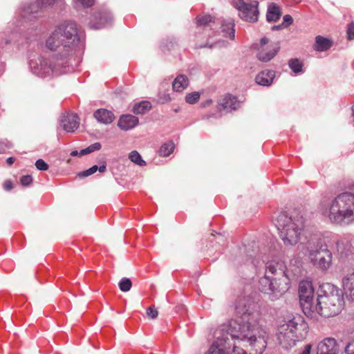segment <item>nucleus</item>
<instances>
[{
	"label": "nucleus",
	"instance_id": "nucleus-47",
	"mask_svg": "<svg viewBox=\"0 0 354 354\" xmlns=\"http://www.w3.org/2000/svg\"><path fill=\"white\" fill-rule=\"evenodd\" d=\"M15 162V158H12V157H9L7 158L6 160V162L9 165H11L14 163Z\"/></svg>",
	"mask_w": 354,
	"mask_h": 354
},
{
	"label": "nucleus",
	"instance_id": "nucleus-4",
	"mask_svg": "<svg viewBox=\"0 0 354 354\" xmlns=\"http://www.w3.org/2000/svg\"><path fill=\"white\" fill-rule=\"evenodd\" d=\"M319 212L333 223L351 224L354 222V194L343 192L331 201H324L320 203Z\"/></svg>",
	"mask_w": 354,
	"mask_h": 354
},
{
	"label": "nucleus",
	"instance_id": "nucleus-11",
	"mask_svg": "<svg viewBox=\"0 0 354 354\" xmlns=\"http://www.w3.org/2000/svg\"><path fill=\"white\" fill-rule=\"evenodd\" d=\"M289 288V278H283L281 281L277 279V277H272L265 273L264 277L259 279V290L264 293L282 295Z\"/></svg>",
	"mask_w": 354,
	"mask_h": 354
},
{
	"label": "nucleus",
	"instance_id": "nucleus-8",
	"mask_svg": "<svg viewBox=\"0 0 354 354\" xmlns=\"http://www.w3.org/2000/svg\"><path fill=\"white\" fill-rule=\"evenodd\" d=\"M306 328L302 317H288L279 328L278 340L284 349L293 347L297 341L303 338L302 332Z\"/></svg>",
	"mask_w": 354,
	"mask_h": 354
},
{
	"label": "nucleus",
	"instance_id": "nucleus-18",
	"mask_svg": "<svg viewBox=\"0 0 354 354\" xmlns=\"http://www.w3.org/2000/svg\"><path fill=\"white\" fill-rule=\"evenodd\" d=\"M239 104V102L235 96L227 94L219 100L217 109L219 111L230 112L232 110H236Z\"/></svg>",
	"mask_w": 354,
	"mask_h": 354
},
{
	"label": "nucleus",
	"instance_id": "nucleus-25",
	"mask_svg": "<svg viewBox=\"0 0 354 354\" xmlns=\"http://www.w3.org/2000/svg\"><path fill=\"white\" fill-rule=\"evenodd\" d=\"M188 78L184 75H179L174 80L172 86L175 91L182 92L188 86Z\"/></svg>",
	"mask_w": 354,
	"mask_h": 354
},
{
	"label": "nucleus",
	"instance_id": "nucleus-5",
	"mask_svg": "<svg viewBox=\"0 0 354 354\" xmlns=\"http://www.w3.org/2000/svg\"><path fill=\"white\" fill-rule=\"evenodd\" d=\"M322 289L324 295L318 296L312 315L317 313L324 317L338 315L344 303L342 290L330 283L323 284Z\"/></svg>",
	"mask_w": 354,
	"mask_h": 354
},
{
	"label": "nucleus",
	"instance_id": "nucleus-23",
	"mask_svg": "<svg viewBox=\"0 0 354 354\" xmlns=\"http://www.w3.org/2000/svg\"><path fill=\"white\" fill-rule=\"evenodd\" d=\"M281 15V11L279 6L274 3H271L268 7L266 19L268 21L275 22Z\"/></svg>",
	"mask_w": 354,
	"mask_h": 354
},
{
	"label": "nucleus",
	"instance_id": "nucleus-22",
	"mask_svg": "<svg viewBox=\"0 0 354 354\" xmlns=\"http://www.w3.org/2000/svg\"><path fill=\"white\" fill-rule=\"evenodd\" d=\"M93 117L96 120L103 124H110L115 120L113 113L106 109H98L93 113Z\"/></svg>",
	"mask_w": 354,
	"mask_h": 354
},
{
	"label": "nucleus",
	"instance_id": "nucleus-17",
	"mask_svg": "<svg viewBox=\"0 0 354 354\" xmlns=\"http://www.w3.org/2000/svg\"><path fill=\"white\" fill-rule=\"evenodd\" d=\"M279 49L280 47L277 44L261 47L259 49L257 57L262 62H268L277 55Z\"/></svg>",
	"mask_w": 354,
	"mask_h": 354
},
{
	"label": "nucleus",
	"instance_id": "nucleus-19",
	"mask_svg": "<svg viewBox=\"0 0 354 354\" xmlns=\"http://www.w3.org/2000/svg\"><path fill=\"white\" fill-rule=\"evenodd\" d=\"M259 15V2L257 0L245 2V21L256 22Z\"/></svg>",
	"mask_w": 354,
	"mask_h": 354
},
{
	"label": "nucleus",
	"instance_id": "nucleus-14",
	"mask_svg": "<svg viewBox=\"0 0 354 354\" xmlns=\"http://www.w3.org/2000/svg\"><path fill=\"white\" fill-rule=\"evenodd\" d=\"M339 351V345L333 337L324 338L317 345V354H338Z\"/></svg>",
	"mask_w": 354,
	"mask_h": 354
},
{
	"label": "nucleus",
	"instance_id": "nucleus-33",
	"mask_svg": "<svg viewBox=\"0 0 354 354\" xmlns=\"http://www.w3.org/2000/svg\"><path fill=\"white\" fill-rule=\"evenodd\" d=\"M118 286L121 291L127 292L130 290L132 283L129 278L124 277L120 281Z\"/></svg>",
	"mask_w": 354,
	"mask_h": 354
},
{
	"label": "nucleus",
	"instance_id": "nucleus-50",
	"mask_svg": "<svg viewBox=\"0 0 354 354\" xmlns=\"http://www.w3.org/2000/svg\"><path fill=\"white\" fill-rule=\"evenodd\" d=\"M212 117L218 118V117H219V115L217 116L216 113L215 114H211V115H204L203 117V118L207 120V119H209Z\"/></svg>",
	"mask_w": 354,
	"mask_h": 354
},
{
	"label": "nucleus",
	"instance_id": "nucleus-31",
	"mask_svg": "<svg viewBox=\"0 0 354 354\" xmlns=\"http://www.w3.org/2000/svg\"><path fill=\"white\" fill-rule=\"evenodd\" d=\"M130 160L139 166H145L146 162L137 151H131L129 155Z\"/></svg>",
	"mask_w": 354,
	"mask_h": 354
},
{
	"label": "nucleus",
	"instance_id": "nucleus-44",
	"mask_svg": "<svg viewBox=\"0 0 354 354\" xmlns=\"http://www.w3.org/2000/svg\"><path fill=\"white\" fill-rule=\"evenodd\" d=\"M13 186H12V183L10 180H6L4 183H3V188L6 191H10L12 189Z\"/></svg>",
	"mask_w": 354,
	"mask_h": 354
},
{
	"label": "nucleus",
	"instance_id": "nucleus-51",
	"mask_svg": "<svg viewBox=\"0 0 354 354\" xmlns=\"http://www.w3.org/2000/svg\"><path fill=\"white\" fill-rule=\"evenodd\" d=\"M212 102V100H208L206 101L205 104H204V106H207V105H209Z\"/></svg>",
	"mask_w": 354,
	"mask_h": 354
},
{
	"label": "nucleus",
	"instance_id": "nucleus-21",
	"mask_svg": "<svg viewBox=\"0 0 354 354\" xmlns=\"http://www.w3.org/2000/svg\"><path fill=\"white\" fill-rule=\"evenodd\" d=\"M275 77V71L273 70L266 69L257 74L255 77L257 84L263 86H270Z\"/></svg>",
	"mask_w": 354,
	"mask_h": 354
},
{
	"label": "nucleus",
	"instance_id": "nucleus-37",
	"mask_svg": "<svg viewBox=\"0 0 354 354\" xmlns=\"http://www.w3.org/2000/svg\"><path fill=\"white\" fill-rule=\"evenodd\" d=\"M232 5L239 11V17H243V0H238V1H233Z\"/></svg>",
	"mask_w": 354,
	"mask_h": 354
},
{
	"label": "nucleus",
	"instance_id": "nucleus-53",
	"mask_svg": "<svg viewBox=\"0 0 354 354\" xmlns=\"http://www.w3.org/2000/svg\"><path fill=\"white\" fill-rule=\"evenodd\" d=\"M10 42V41L9 39H6V40H5V44H9Z\"/></svg>",
	"mask_w": 354,
	"mask_h": 354
},
{
	"label": "nucleus",
	"instance_id": "nucleus-42",
	"mask_svg": "<svg viewBox=\"0 0 354 354\" xmlns=\"http://www.w3.org/2000/svg\"><path fill=\"white\" fill-rule=\"evenodd\" d=\"M293 22L292 17L289 15H286L283 18V23L282 25L283 26V28H287L288 26H290Z\"/></svg>",
	"mask_w": 354,
	"mask_h": 354
},
{
	"label": "nucleus",
	"instance_id": "nucleus-34",
	"mask_svg": "<svg viewBox=\"0 0 354 354\" xmlns=\"http://www.w3.org/2000/svg\"><path fill=\"white\" fill-rule=\"evenodd\" d=\"M42 8L41 3L39 0L36 1L34 3H30L26 9V13H36L38 10Z\"/></svg>",
	"mask_w": 354,
	"mask_h": 354
},
{
	"label": "nucleus",
	"instance_id": "nucleus-13",
	"mask_svg": "<svg viewBox=\"0 0 354 354\" xmlns=\"http://www.w3.org/2000/svg\"><path fill=\"white\" fill-rule=\"evenodd\" d=\"M113 17L111 12L106 9L96 10L92 15L89 22V26L92 29H100L111 25Z\"/></svg>",
	"mask_w": 354,
	"mask_h": 354
},
{
	"label": "nucleus",
	"instance_id": "nucleus-3",
	"mask_svg": "<svg viewBox=\"0 0 354 354\" xmlns=\"http://www.w3.org/2000/svg\"><path fill=\"white\" fill-rule=\"evenodd\" d=\"M260 306L257 301L249 299L245 303V343L251 351L262 353L266 348V333L259 324Z\"/></svg>",
	"mask_w": 354,
	"mask_h": 354
},
{
	"label": "nucleus",
	"instance_id": "nucleus-7",
	"mask_svg": "<svg viewBox=\"0 0 354 354\" xmlns=\"http://www.w3.org/2000/svg\"><path fill=\"white\" fill-rule=\"evenodd\" d=\"M330 235V232L313 234L306 245V254L308 256L310 262L314 266L324 271L327 270L332 264L333 254L328 249L325 240Z\"/></svg>",
	"mask_w": 354,
	"mask_h": 354
},
{
	"label": "nucleus",
	"instance_id": "nucleus-54",
	"mask_svg": "<svg viewBox=\"0 0 354 354\" xmlns=\"http://www.w3.org/2000/svg\"><path fill=\"white\" fill-rule=\"evenodd\" d=\"M245 354H247L245 351Z\"/></svg>",
	"mask_w": 354,
	"mask_h": 354
},
{
	"label": "nucleus",
	"instance_id": "nucleus-43",
	"mask_svg": "<svg viewBox=\"0 0 354 354\" xmlns=\"http://www.w3.org/2000/svg\"><path fill=\"white\" fill-rule=\"evenodd\" d=\"M344 354H354V341L349 342L344 349Z\"/></svg>",
	"mask_w": 354,
	"mask_h": 354
},
{
	"label": "nucleus",
	"instance_id": "nucleus-24",
	"mask_svg": "<svg viewBox=\"0 0 354 354\" xmlns=\"http://www.w3.org/2000/svg\"><path fill=\"white\" fill-rule=\"evenodd\" d=\"M333 46V41L330 39L318 35L315 38L314 49L317 51L323 52L328 50Z\"/></svg>",
	"mask_w": 354,
	"mask_h": 354
},
{
	"label": "nucleus",
	"instance_id": "nucleus-36",
	"mask_svg": "<svg viewBox=\"0 0 354 354\" xmlns=\"http://www.w3.org/2000/svg\"><path fill=\"white\" fill-rule=\"evenodd\" d=\"M74 2L76 6L88 8L94 5L95 0H74Z\"/></svg>",
	"mask_w": 354,
	"mask_h": 354
},
{
	"label": "nucleus",
	"instance_id": "nucleus-29",
	"mask_svg": "<svg viewBox=\"0 0 354 354\" xmlns=\"http://www.w3.org/2000/svg\"><path fill=\"white\" fill-rule=\"evenodd\" d=\"M288 66L295 73H299L302 72L303 63L299 59H290L288 61Z\"/></svg>",
	"mask_w": 354,
	"mask_h": 354
},
{
	"label": "nucleus",
	"instance_id": "nucleus-20",
	"mask_svg": "<svg viewBox=\"0 0 354 354\" xmlns=\"http://www.w3.org/2000/svg\"><path fill=\"white\" fill-rule=\"evenodd\" d=\"M139 123L136 116L131 114L122 115L118 122V127L123 131H129L136 127Z\"/></svg>",
	"mask_w": 354,
	"mask_h": 354
},
{
	"label": "nucleus",
	"instance_id": "nucleus-10",
	"mask_svg": "<svg viewBox=\"0 0 354 354\" xmlns=\"http://www.w3.org/2000/svg\"><path fill=\"white\" fill-rule=\"evenodd\" d=\"M265 263L266 273L272 277H277L279 281L288 278L286 274V265L279 252L275 250H270L263 256Z\"/></svg>",
	"mask_w": 354,
	"mask_h": 354
},
{
	"label": "nucleus",
	"instance_id": "nucleus-1",
	"mask_svg": "<svg viewBox=\"0 0 354 354\" xmlns=\"http://www.w3.org/2000/svg\"><path fill=\"white\" fill-rule=\"evenodd\" d=\"M46 46L57 53L50 59L39 57L29 62L30 71L39 77L72 72L81 61L84 44L74 21L59 25L47 39Z\"/></svg>",
	"mask_w": 354,
	"mask_h": 354
},
{
	"label": "nucleus",
	"instance_id": "nucleus-46",
	"mask_svg": "<svg viewBox=\"0 0 354 354\" xmlns=\"http://www.w3.org/2000/svg\"><path fill=\"white\" fill-rule=\"evenodd\" d=\"M220 44V42H218V43H215V44H210V45H208V44L207 43L205 45H200L198 46V48H204V47H207V46H209L210 48L217 46V45H219Z\"/></svg>",
	"mask_w": 354,
	"mask_h": 354
},
{
	"label": "nucleus",
	"instance_id": "nucleus-6",
	"mask_svg": "<svg viewBox=\"0 0 354 354\" xmlns=\"http://www.w3.org/2000/svg\"><path fill=\"white\" fill-rule=\"evenodd\" d=\"M280 239L286 246L296 245L304 227V219L300 214L295 212L290 215L280 213L274 220Z\"/></svg>",
	"mask_w": 354,
	"mask_h": 354
},
{
	"label": "nucleus",
	"instance_id": "nucleus-39",
	"mask_svg": "<svg viewBox=\"0 0 354 354\" xmlns=\"http://www.w3.org/2000/svg\"><path fill=\"white\" fill-rule=\"evenodd\" d=\"M20 182L24 186H28L32 182V178L30 175H25L21 177Z\"/></svg>",
	"mask_w": 354,
	"mask_h": 354
},
{
	"label": "nucleus",
	"instance_id": "nucleus-15",
	"mask_svg": "<svg viewBox=\"0 0 354 354\" xmlns=\"http://www.w3.org/2000/svg\"><path fill=\"white\" fill-rule=\"evenodd\" d=\"M59 124L66 132H74L79 127V118L75 113L63 114L59 120Z\"/></svg>",
	"mask_w": 354,
	"mask_h": 354
},
{
	"label": "nucleus",
	"instance_id": "nucleus-41",
	"mask_svg": "<svg viewBox=\"0 0 354 354\" xmlns=\"http://www.w3.org/2000/svg\"><path fill=\"white\" fill-rule=\"evenodd\" d=\"M348 39L349 40L354 39V23L351 22L348 25L347 28Z\"/></svg>",
	"mask_w": 354,
	"mask_h": 354
},
{
	"label": "nucleus",
	"instance_id": "nucleus-9",
	"mask_svg": "<svg viewBox=\"0 0 354 354\" xmlns=\"http://www.w3.org/2000/svg\"><path fill=\"white\" fill-rule=\"evenodd\" d=\"M198 28H202L205 32V35L210 36L209 32L216 29L218 25H221V32L225 37L230 39L234 37V24L232 19H215L209 15H198L196 18Z\"/></svg>",
	"mask_w": 354,
	"mask_h": 354
},
{
	"label": "nucleus",
	"instance_id": "nucleus-16",
	"mask_svg": "<svg viewBox=\"0 0 354 354\" xmlns=\"http://www.w3.org/2000/svg\"><path fill=\"white\" fill-rule=\"evenodd\" d=\"M342 285L346 297L349 299L354 300V270L343 274Z\"/></svg>",
	"mask_w": 354,
	"mask_h": 354
},
{
	"label": "nucleus",
	"instance_id": "nucleus-12",
	"mask_svg": "<svg viewBox=\"0 0 354 354\" xmlns=\"http://www.w3.org/2000/svg\"><path fill=\"white\" fill-rule=\"evenodd\" d=\"M299 294L303 312L307 316H312L313 308L315 304L313 301L314 288L312 283L308 281H301L299 286Z\"/></svg>",
	"mask_w": 354,
	"mask_h": 354
},
{
	"label": "nucleus",
	"instance_id": "nucleus-45",
	"mask_svg": "<svg viewBox=\"0 0 354 354\" xmlns=\"http://www.w3.org/2000/svg\"><path fill=\"white\" fill-rule=\"evenodd\" d=\"M310 351H311V345L310 344H307L304 351H302L301 354H310Z\"/></svg>",
	"mask_w": 354,
	"mask_h": 354
},
{
	"label": "nucleus",
	"instance_id": "nucleus-30",
	"mask_svg": "<svg viewBox=\"0 0 354 354\" xmlns=\"http://www.w3.org/2000/svg\"><path fill=\"white\" fill-rule=\"evenodd\" d=\"M174 144L172 142L164 143L159 149V154L161 156L167 157L174 151Z\"/></svg>",
	"mask_w": 354,
	"mask_h": 354
},
{
	"label": "nucleus",
	"instance_id": "nucleus-27",
	"mask_svg": "<svg viewBox=\"0 0 354 354\" xmlns=\"http://www.w3.org/2000/svg\"><path fill=\"white\" fill-rule=\"evenodd\" d=\"M106 166L105 164H103V165H100V167H98L97 165H93L91 167H90L89 169H88L85 171H83L82 172H80L77 174V176L80 178H84V177H87L88 176H91V175L95 174L97 171H99L100 172L103 173L106 171Z\"/></svg>",
	"mask_w": 354,
	"mask_h": 354
},
{
	"label": "nucleus",
	"instance_id": "nucleus-28",
	"mask_svg": "<svg viewBox=\"0 0 354 354\" xmlns=\"http://www.w3.org/2000/svg\"><path fill=\"white\" fill-rule=\"evenodd\" d=\"M336 244L337 251L342 255L347 256L351 248V244L349 243V241L346 239H343L339 241H337Z\"/></svg>",
	"mask_w": 354,
	"mask_h": 354
},
{
	"label": "nucleus",
	"instance_id": "nucleus-48",
	"mask_svg": "<svg viewBox=\"0 0 354 354\" xmlns=\"http://www.w3.org/2000/svg\"><path fill=\"white\" fill-rule=\"evenodd\" d=\"M282 28H283V25H282V24H280V25L273 26L272 27V30H279L281 29Z\"/></svg>",
	"mask_w": 354,
	"mask_h": 354
},
{
	"label": "nucleus",
	"instance_id": "nucleus-40",
	"mask_svg": "<svg viewBox=\"0 0 354 354\" xmlns=\"http://www.w3.org/2000/svg\"><path fill=\"white\" fill-rule=\"evenodd\" d=\"M147 315L149 317L155 319L158 317V312L153 306H151L147 310Z\"/></svg>",
	"mask_w": 354,
	"mask_h": 354
},
{
	"label": "nucleus",
	"instance_id": "nucleus-38",
	"mask_svg": "<svg viewBox=\"0 0 354 354\" xmlns=\"http://www.w3.org/2000/svg\"><path fill=\"white\" fill-rule=\"evenodd\" d=\"M35 167L39 171H46L48 169V165L42 159H39L35 162Z\"/></svg>",
	"mask_w": 354,
	"mask_h": 354
},
{
	"label": "nucleus",
	"instance_id": "nucleus-32",
	"mask_svg": "<svg viewBox=\"0 0 354 354\" xmlns=\"http://www.w3.org/2000/svg\"><path fill=\"white\" fill-rule=\"evenodd\" d=\"M101 147L102 146L100 142H95V143L91 145L90 146H88V147L80 150L79 154L80 156H84V155H86L88 153H91L95 151L100 150L101 149Z\"/></svg>",
	"mask_w": 354,
	"mask_h": 354
},
{
	"label": "nucleus",
	"instance_id": "nucleus-49",
	"mask_svg": "<svg viewBox=\"0 0 354 354\" xmlns=\"http://www.w3.org/2000/svg\"><path fill=\"white\" fill-rule=\"evenodd\" d=\"M268 39L266 37H263L261 39V44L262 45V47H264L263 46H265L266 44H268Z\"/></svg>",
	"mask_w": 354,
	"mask_h": 354
},
{
	"label": "nucleus",
	"instance_id": "nucleus-2",
	"mask_svg": "<svg viewBox=\"0 0 354 354\" xmlns=\"http://www.w3.org/2000/svg\"><path fill=\"white\" fill-rule=\"evenodd\" d=\"M232 308L234 315L228 328L222 326L214 333L215 341L206 354H224L232 347L233 354H243V295L241 290L234 294Z\"/></svg>",
	"mask_w": 354,
	"mask_h": 354
},
{
	"label": "nucleus",
	"instance_id": "nucleus-26",
	"mask_svg": "<svg viewBox=\"0 0 354 354\" xmlns=\"http://www.w3.org/2000/svg\"><path fill=\"white\" fill-rule=\"evenodd\" d=\"M151 109V104L148 101H143L136 104L133 107L135 114H145Z\"/></svg>",
	"mask_w": 354,
	"mask_h": 354
},
{
	"label": "nucleus",
	"instance_id": "nucleus-52",
	"mask_svg": "<svg viewBox=\"0 0 354 354\" xmlns=\"http://www.w3.org/2000/svg\"><path fill=\"white\" fill-rule=\"evenodd\" d=\"M78 153L77 151H73L71 152V156H77Z\"/></svg>",
	"mask_w": 354,
	"mask_h": 354
},
{
	"label": "nucleus",
	"instance_id": "nucleus-35",
	"mask_svg": "<svg viewBox=\"0 0 354 354\" xmlns=\"http://www.w3.org/2000/svg\"><path fill=\"white\" fill-rule=\"evenodd\" d=\"M200 98V93L198 92H192L187 94L185 101L187 103L194 104L198 102Z\"/></svg>",
	"mask_w": 354,
	"mask_h": 354
}]
</instances>
